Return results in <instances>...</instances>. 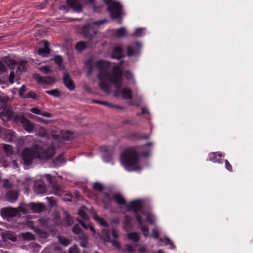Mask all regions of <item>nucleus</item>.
Returning <instances> with one entry per match:
<instances>
[{
    "instance_id": "393cba45",
    "label": "nucleus",
    "mask_w": 253,
    "mask_h": 253,
    "mask_svg": "<svg viewBox=\"0 0 253 253\" xmlns=\"http://www.w3.org/2000/svg\"><path fill=\"white\" fill-rule=\"evenodd\" d=\"M61 135L63 139L68 140L71 139L72 137V133L68 130L66 131H60Z\"/></svg>"
},
{
    "instance_id": "9b49d317",
    "label": "nucleus",
    "mask_w": 253,
    "mask_h": 253,
    "mask_svg": "<svg viewBox=\"0 0 253 253\" xmlns=\"http://www.w3.org/2000/svg\"><path fill=\"white\" fill-rule=\"evenodd\" d=\"M35 79L41 84H52L56 81L55 79L51 77H41L38 74L34 75Z\"/></svg>"
},
{
    "instance_id": "603ef678",
    "label": "nucleus",
    "mask_w": 253,
    "mask_h": 253,
    "mask_svg": "<svg viewBox=\"0 0 253 253\" xmlns=\"http://www.w3.org/2000/svg\"><path fill=\"white\" fill-rule=\"evenodd\" d=\"M14 72H11L9 77V81L11 84L14 83Z\"/></svg>"
},
{
    "instance_id": "a18cd8bd",
    "label": "nucleus",
    "mask_w": 253,
    "mask_h": 253,
    "mask_svg": "<svg viewBox=\"0 0 253 253\" xmlns=\"http://www.w3.org/2000/svg\"><path fill=\"white\" fill-rule=\"evenodd\" d=\"M78 248L77 246L74 245L69 249V253H78Z\"/></svg>"
},
{
    "instance_id": "13d9d810",
    "label": "nucleus",
    "mask_w": 253,
    "mask_h": 253,
    "mask_svg": "<svg viewBox=\"0 0 253 253\" xmlns=\"http://www.w3.org/2000/svg\"><path fill=\"white\" fill-rule=\"evenodd\" d=\"M112 236L114 238H117L118 237V232L116 230L114 229L113 230Z\"/></svg>"
},
{
    "instance_id": "3c124183",
    "label": "nucleus",
    "mask_w": 253,
    "mask_h": 253,
    "mask_svg": "<svg viewBox=\"0 0 253 253\" xmlns=\"http://www.w3.org/2000/svg\"><path fill=\"white\" fill-rule=\"evenodd\" d=\"M3 186L4 187H10L11 186V184L9 182V181L7 179H3L2 181Z\"/></svg>"
},
{
    "instance_id": "bf43d9fd",
    "label": "nucleus",
    "mask_w": 253,
    "mask_h": 253,
    "mask_svg": "<svg viewBox=\"0 0 253 253\" xmlns=\"http://www.w3.org/2000/svg\"><path fill=\"white\" fill-rule=\"evenodd\" d=\"M40 115L42 116L47 117V118H50V117H51V114L48 113H47V112H44V113H42V114H40Z\"/></svg>"
},
{
    "instance_id": "c03bdc74",
    "label": "nucleus",
    "mask_w": 253,
    "mask_h": 253,
    "mask_svg": "<svg viewBox=\"0 0 253 253\" xmlns=\"http://www.w3.org/2000/svg\"><path fill=\"white\" fill-rule=\"evenodd\" d=\"M81 231V228L78 225H75L73 228V231L76 234H80Z\"/></svg>"
},
{
    "instance_id": "f8f14e48",
    "label": "nucleus",
    "mask_w": 253,
    "mask_h": 253,
    "mask_svg": "<svg viewBox=\"0 0 253 253\" xmlns=\"http://www.w3.org/2000/svg\"><path fill=\"white\" fill-rule=\"evenodd\" d=\"M141 48V44L138 42H135L127 47V55L130 56L137 54L139 52Z\"/></svg>"
},
{
    "instance_id": "e433bc0d",
    "label": "nucleus",
    "mask_w": 253,
    "mask_h": 253,
    "mask_svg": "<svg viewBox=\"0 0 253 253\" xmlns=\"http://www.w3.org/2000/svg\"><path fill=\"white\" fill-rule=\"evenodd\" d=\"M165 240L166 241L165 245L168 246L169 249H173L175 248V246L173 245V242L169 238L165 237Z\"/></svg>"
},
{
    "instance_id": "37998d69",
    "label": "nucleus",
    "mask_w": 253,
    "mask_h": 253,
    "mask_svg": "<svg viewBox=\"0 0 253 253\" xmlns=\"http://www.w3.org/2000/svg\"><path fill=\"white\" fill-rule=\"evenodd\" d=\"M93 188H94V189H95L96 190L100 191V190H101L102 189L103 186L100 183H95L94 184V185H93Z\"/></svg>"
},
{
    "instance_id": "6e6552de",
    "label": "nucleus",
    "mask_w": 253,
    "mask_h": 253,
    "mask_svg": "<svg viewBox=\"0 0 253 253\" xmlns=\"http://www.w3.org/2000/svg\"><path fill=\"white\" fill-rule=\"evenodd\" d=\"M0 214L4 219L9 220L11 217L17 216L18 211L13 208H7L1 209Z\"/></svg>"
},
{
    "instance_id": "a878e982",
    "label": "nucleus",
    "mask_w": 253,
    "mask_h": 253,
    "mask_svg": "<svg viewBox=\"0 0 253 253\" xmlns=\"http://www.w3.org/2000/svg\"><path fill=\"white\" fill-rule=\"evenodd\" d=\"M127 237L133 242H137L139 239V234L136 232H132L127 234Z\"/></svg>"
},
{
    "instance_id": "2eb2a0df",
    "label": "nucleus",
    "mask_w": 253,
    "mask_h": 253,
    "mask_svg": "<svg viewBox=\"0 0 253 253\" xmlns=\"http://www.w3.org/2000/svg\"><path fill=\"white\" fill-rule=\"evenodd\" d=\"M2 238L4 243L10 240L12 242L16 241V237L14 233L10 232H5L2 234Z\"/></svg>"
},
{
    "instance_id": "79ce46f5",
    "label": "nucleus",
    "mask_w": 253,
    "mask_h": 253,
    "mask_svg": "<svg viewBox=\"0 0 253 253\" xmlns=\"http://www.w3.org/2000/svg\"><path fill=\"white\" fill-rule=\"evenodd\" d=\"M26 91V87L25 85H22V86L19 89V93L20 97H25L24 96V94Z\"/></svg>"
},
{
    "instance_id": "0e129e2a",
    "label": "nucleus",
    "mask_w": 253,
    "mask_h": 253,
    "mask_svg": "<svg viewBox=\"0 0 253 253\" xmlns=\"http://www.w3.org/2000/svg\"><path fill=\"white\" fill-rule=\"evenodd\" d=\"M80 222L81 223V225H82L83 227H84L85 228H87V226L85 225V224L83 222L80 221Z\"/></svg>"
},
{
    "instance_id": "dca6fc26",
    "label": "nucleus",
    "mask_w": 253,
    "mask_h": 253,
    "mask_svg": "<svg viewBox=\"0 0 253 253\" xmlns=\"http://www.w3.org/2000/svg\"><path fill=\"white\" fill-rule=\"evenodd\" d=\"M67 3L75 11H80L82 9L81 5L78 0H67Z\"/></svg>"
},
{
    "instance_id": "72a5a7b5",
    "label": "nucleus",
    "mask_w": 253,
    "mask_h": 253,
    "mask_svg": "<svg viewBox=\"0 0 253 253\" xmlns=\"http://www.w3.org/2000/svg\"><path fill=\"white\" fill-rule=\"evenodd\" d=\"M86 47L85 43L83 42H78L76 45V49L79 51H83Z\"/></svg>"
},
{
    "instance_id": "58836bf2",
    "label": "nucleus",
    "mask_w": 253,
    "mask_h": 253,
    "mask_svg": "<svg viewBox=\"0 0 253 253\" xmlns=\"http://www.w3.org/2000/svg\"><path fill=\"white\" fill-rule=\"evenodd\" d=\"M58 240L60 243L65 246H66L70 244L69 240L66 238L59 237Z\"/></svg>"
},
{
    "instance_id": "b1692460",
    "label": "nucleus",
    "mask_w": 253,
    "mask_h": 253,
    "mask_svg": "<svg viewBox=\"0 0 253 253\" xmlns=\"http://www.w3.org/2000/svg\"><path fill=\"white\" fill-rule=\"evenodd\" d=\"M100 238L104 242H110V232L106 229H103L100 234Z\"/></svg>"
},
{
    "instance_id": "864d4df0",
    "label": "nucleus",
    "mask_w": 253,
    "mask_h": 253,
    "mask_svg": "<svg viewBox=\"0 0 253 253\" xmlns=\"http://www.w3.org/2000/svg\"><path fill=\"white\" fill-rule=\"evenodd\" d=\"M44 176L47 179L49 183H51L52 182V179H53V177L50 174H46L44 175Z\"/></svg>"
},
{
    "instance_id": "69168bd1",
    "label": "nucleus",
    "mask_w": 253,
    "mask_h": 253,
    "mask_svg": "<svg viewBox=\"0 0 253 253\" xmlns=\"http://www.w3.org/2000/svg\"><path fill=\"white\" fill-rule=\"evenodd\" d=\"M140 252H145V248L143 247L142 248H141L140 249V251H139Z\"/></svg>"
},
{
    "instance_id": "4c0bfd02",
    "label": "nucleus",
    "mask_w": 253,
    "mask_h": 253,
    "mask_svg": "<svg viewBox=\"0 0 253 253\" xmlns=\"http://www.w3.org/2000/svg\"><path fill=\"white\" fill-rule=\"evenodd\" d=\"M93 102L94 103H98V104H102V105H105V106H106L107 107H115L114 105L108 103V102H106V101H98V100H93Z\"/></svg>"
},
{
    "instance_id": "cd10ccee",
    "label": "nucleus",
    "mask_w": 253,
    "mask_h": 253,
    "mask_svg": "<svg viewBox=\"0 0 253 253\" xmlns=\"http://www.w3.org/2000/svg\"><path fill=\"white\" fill-rule=\"evenodd\" d=\"M4 63L8 66L10 69L13 68L15 66L17 65L16 62L12 60L9 58H6L4 60Z\"/></svg>"
},
{
    "instance_id": "2f4dec72",
    "label": "nucleus",
    "mask_w": 253,
    "mask_h": 253,
    "mask_svg": "<svg viewBox=\"0 0 253 253\" xmlns=\"http://www.w3.org/2000/svg\"><path fill=\"white\" fill-rule=\"evenodd\" d=\"M94 219L98 222L101 225L104 226H107L108 225L107 222L99 216H97V215H94Z\"/></svg>"
},
{
    "instance_id": "f03ea898",
    "label": "nucleus",
    "mask_w": 253,
    "mask_h": 253,
    "mask_svg": "<svg viewBox=\"0 0 253 253\" xmlns=\"http://www.w3.org/2000/svg\"><path fill=\"white\" fill-rule=\"evenodd\" d=\"M112 197L113 201L121 206L126 211H132L135 213L137 220L139 223L140 230L144 236L147 237L149 234V229L147 226L144 225L143 218H146V221L150 224H155L157 218L151 212L144 211L142 208V202L140 200L132 201L129 205H126L125 199L119 193L106 195L103 200L104 203L110 201Z\"/></svg>"
},
{
    "instance_id": "338daca9",
    "label": "nucleus",
    "mask_w": 253,
    "mask_h": 253,
    "mask_svg": "<svg viewBox=\"0 0 253 253\" xmlns=\"http://www.w3.org/2000/svg\"><path fill=\"white\" fill-rule=\"evenodd\" d=\"M89 228H90V230H91V231H92V232H94V228H93L92 226H89Z\"/></svg>"
},
{
    "instance_id": "aec40b11",
    "label": "nucleus",
    "mask_w": 253,
    "mask_h": 253,
    "mask_svg": "<svg viewBox=\"0 0 253 253\" xmlns=\"http://www.w3.org/2000/svg\"><path fill=\"white\" fill-rule=\"evenodd\" d=\"M123 55V50L122 48L120 46H117L114 48L113 50V52L112 54V57L113 58H120Z\"/></svg>"
},
{
    "instance_id": "8fccbe9b",
    "label": "nucleus",
    "mask_w": 253,
    "mask_h": 253,
    "mask_svg": "<svg viewBox=\"0 0 253 253\" xmlns=\"http://www.w3.org/2000/svg\"><path fill=\"white\" fill-rule=\"evenodd\" d=\"M152 237H153L154 238H156V239H158L159 237L158 231L155 228L153 229L152 230Z\"/></svg>"
},
{
    "instance_id": "7ed1b4c3",
    "label": "nucleus",
    "mask_w": 253,
    "mask_h": 253,
    "mask_svg": "<svg viewBox=\"0 0 253 253\" xmlns=\"http://www.w3.org/2000/svg\"><path fill=\"white\" fill-rule=\"evenodd\" d=\"M52 138L54 142L48 140L47 143H40L39 145L34 146L32 149L25 148L22 153L23 163L26 165L31 164L37 158L49 159L54 154L55 148L59 146L60 136L53 133Z\"/></svg>"
},
{
    "instance_id": "4be33fe9",
    "label": "nucleus",
    "mask_w": 253,
    "mask_h": 253,
    "mask_svg": "<svg viewBox=\"0 0 253 253\" xmlns=\"http://www.w3.org/2000/svg\"><path fill=\"white\" fill-rule=\"evenodd\" d=\"M112 153L110 150H107L104 152L103 155V161L106 163H109L112 162Z\"/></svg>"
},
{
    "instance_id": "de8ad7c7",
    "label": "nucleus",
    "mask_w": 253,
    "mask_h": 253,
    "mask_svg": "<svg viewBox=\"0 0 253 253\" xmlns=\"http://www.w3.org/2000/svg\"><path fill=\"white\" fill-rule=\"evenodd\" d=\"M46 134V131L44 128L40 127L39 128V134L41 136H44Z\"/></svg>"
},
{
    "instance_id": "ea45409f",
    "label": "nucleus",
    "mask_w": 253,
    "mask_h": 253,
    "mask_svg": "<svg viewBox=\"0 0 253 253\" xmlns=\"http://www.w3.org/2000/svg\"><path fill=\"white\" fill-rule=\"evenodd\" d=\"M54 61L56 63V64L59 66V67H61L62 66V59L61 56H55L54 58Z\"/></svg>"
},
{
    "instance_id": "ddd939ff",
    "label": "nucleus",
    "mask_w": 253,
    "mask_h": 253,
    "mask_svg": "<svg viewBox=\"0 0 253 253\" xmlns=\"http://www.w3.org/2000/svg\"><path fill=\"white\" fill-rule=\"evenodd\" d=\"M34 190L37 193H43L45 192V188L42 180L40 179L34 181Z\"/></svg>"
},
{
    "instance_id": "6e6d98bb",
    "label": "nucleus",
    "mask_w": 253,
    "mask_h": 253,
    "mask_svg": "<svg viewBox=\"0 0 253 253\" xmlns=\"http://www.w3.org/2000/svg\"><path fill=\"white\" fill-rule=\"evenodd\" d=\"M225 167L227 169L231 171H232L231 165L229 164V163L228 162L227 160H225Z\"/></svg>"
},
{
    "instance_id": "9d476101",
    "label": "nucleus",
    "mask_w": 253,
    "mask_h": 253,
    "mask_svg": "<svg viewBox=\"0 0 253 253\" xmlns=\"http://www.w3.org/2000/svg\"><path fill=\"white\" fill-rule=\"evenodd\" d=\"M0 137L8 141H12L15 138V133L12 130H6L0 128Z\"/></svg>"
},
{
    "instance_id": "c756f323",
    "label": "nucleus",
    "mask_w": 253,
    "mask_h": 253,
    "mask_svg": "<svg viewBox=\"0 0 253 253\" xmlns=\"http://www.w3.org/2000/svg\"><path fill=\"white\" fill-rule=\"evenodd\" d=\"M145 29L139 28H137L133 34L134 37H141L144 35Z\"/></svg>"
},
{
    "instance_id": "c85d7f7f",
    "label": "nucleus",
    "mask_w": 253,
    "mask_h": 253,
    "mask_svg": "<svg viewBox=\"0 0 253 253\" xmlns=\"http://www.w3.org/2000/svg\"><path fill=\"white\" fill-rule=\"evenodd\" d=\"M21 236L24 239L26 240H33L35 239L34 235L29 232L22 233L21 234Z\"/></svg>"
},
{
    "instance_id": "1a4fd4ad",
    "label": "nucleus",
    "mask_w": 253,
    "mask_h": 253,
    "mask_svg": "<svg viewBox=\"0 0 253 253\" xmlns=\"http://www.w3.org/2000/svg\"><path fill=\"white\" fill-rule=\"evenodd\" d=\"M19 122L22 125L25 130L29 133L32 132L35 127L31 122L24 117H20Z\"/></svg>"
},
{
    "instance_id": "09e8293b",
    "label": "nucleus",
    "mask_w": 253,
    "mask_h": 253,
    "mask_svg": "<svg viewBox=\"0 0 253 253\" xmlns=\"http://www.w3.org/2000/svg\"><path fill=\"white\" fill-rule=\"evenodd\" d=\"M6 69L2 61L0 60V73L5 72Z\"/></svg>"
},
{
    "instance_id": "c9c22d12",
    "label": "nucleus",
    "mask_w": 253,
    "mask_h": 253,
    "mask_svg": "<svg viewBox=\"0 0 253 253\" xmlns=\"http://www.w3.org/2000/svg\"><path fill=\"white\" fill-rule=\"evenodd\" d=\"M26 98H31L34 99H38L39 97L33 91L29 92L26 95Z\"/></svg>"
},
{
    "instance_id": "5701e85b",
    "label": "nucleus",
    "mask_w": 253,
    "mask_h": 253,
    "mask_svg": "<svg viewBox=\"0 0 253 253\" xmlns=\"http://www.w3.org/2000/svg\"><path fill=\"white\" fill-rule=\"evenodd\" d=\"M115 34L116 37L121 38L127 35V31L125 28H121L116 30L115 32Z\"/></svg>"
},
{
    "instance_id": "a19ab883",
    "label": "nucleus",
    "mask_w": 253,
    "mask_h": 253,
    "mask_svg": "<svg viewBox=\"0 0 253 253\" xmlns=\"http://www.w3.org/2000/svg\"><path fill=\"white\" fill-rule=\"evenodd\" d=\"M78 214L83 219H87V216L86 214V213L84 211V208H83L82 209L80 210Z\"/></svg>"
},
{
    "instance_id": "f3484780",
    "label": "nucleus",
    "mask_w": 253,
    "mask_h": 253,
    "mask_svg": "<svg viewBox=\"0 0 253 253\" xmlns=\"http://www.w3.org/2000/svg\"><path fill=\"white\" fill-rule=\"evenodd\" d=\"M12 116V112L8 109H4L0 114V118L4 122L10 120Z\"/></svg>"
},
{
    "instance_id": "0eeeda50",
    "label": "nucleus",
    "mask_w": 253,
    "mask_h": 253,
    "mask_svg": "<svg viewBox=\"0 0 253 253\" xmlns=\"http://www.w3.org/2000/svg\"><path fill=\"white\" fill-rule=\"evenodd\" d=\"M45 209V206L42 204L31 203L29 205L21 204L19 207V211L23 213H27L31 210L34 212H41Z\"/></svg>"
},
{
    "instance_id": "473e14b6",
    "label": "nucleus",
    "mask_w": 253,
    "mask_h": 253,
    "mask_svg": "<svg viewBox=\"0 0 253 253\" xmlns=\"http://www.w3.org/2000/svg\"><path fill=\"white\" fill-rule=\"evenodd\" d=\"M46 93L49 95L54 97H59L61 95L60 92L58 89H53L51 90H47Z\"/></svg>"
},
{
    "instance_id": "774afa93",
    "label": "nucleus",
    "mask_w": 253,
    "mask_h": 253,
    "mask_svg": "<svg viewBox=\"0 0 253 253\" xmlns=\"http://www.w3.org/2000/svg\"><path fill=\"white\" fill-rule=\"evenodd\" d=\"M70 220H71V221H70V223H69V225H71V224H72V223H73V220H72V218H71V217H70Z\"/></svg>"
},
{
    "instance_id": "4468645a",
    "label": "nucleus",
    "mask_w": 253,
    "mask_h": 253,
    "mask_svg": "<svg viewBox=\"0 0 253 253\" xmlns=\"http://www.w3.org/2000/svg\"><path fill=\"white\" fill-rule=\"evenodd\" d=\"M41 43H42L43 48H40L38 51V53L39 55L44 57L46 56L50 52V49L48 48L49 43L46 41L42 42Z\"/></svg>"
},
{
    "instance_id": "a211bd4d",
    "label": "nucleus",
    "mask_w": 253,
    "mask_h": 253,
    "mask_svg": "<svg viewBox=\"0 0 253 253\" xmlns=\"http://www.w3.org/2000/svg\"><path fill=\"white\" fill-rule=\"evenodd\" d=\"M63 79L66 86L70 90H74L75 85L70 76L67 74H65Z\"/></svg>"
},
{
    "instance_id": "20e7f679",
    "label": "nucleus",
    "mask_w": 253,
    "mask_h": 253,
    "mask_svg": "<svg viewBox=\"0 0 253 253\" xmlns=\"http://www.w3.org/2000/svg\"><path fill=\"white\" fill-rule=\"evenodd\" d=\"M150 152V150L148 149L147 152L138 155L133 149L126 150L120 156L121 163L128 171L140 170L144 168L141 156L147 157Z\"/></svg>"
},
{
    "instance_id": "6ab92c4d",
    "label": "nucleus",
    "mask_w": 253,
    "mask_h": 253,
    "mask_svg": "<svg viewBox=\"0 0 253 253\" xmlns=\"http://www.w3.org/2000/svg\"><path fill=\"white\" fill-rule=\"evenodd\" d=\"M221 157L222 155L221 154L217 152H212L209 154L208 159L209 161L214 163H221L222 162L220 160Z\"/></svg>"
},
{
    "instance_id": "7c9ffc66",
    "label": "nucleus",
    "mask_w": 253,
    "mask_h": 253,
    "mask_svg": "<svg viewBox=\"0 0 253 253\" xmlns=\"http://www.w3.org/2000/svg\"><path fill=\"white\" fill-rule=\"evenodd\" d=\"M9 99V98H8L7 96L2 95L0 96V107L2 108L3 107L6 103L8 101V100Z\"/></svg>"
},
{
    "instance_id": "052dcab7",
    "label": "nucleus",
    "mask_w": 253,
    "mask_h": 253,
    "mask_svg": "<svg viewBox=\"0 0 253 253\" xmlns=\"http://www.w3.org/2000/svg\"><path fill=\"white\" fill-rule=\"evenodd\" d=\"M32 246H35V247L36 248V250L35 251V252H36L38 253L40 252V247L39 245L34 244H32Z\"/></svg>"
},
{
    "instance_id": "680f3d73",
    "label": "nucleus",
    "mask_w": 253,
    "mask_h": 253,
    "mask_svg": "<svg viewBox=\"0 0 253 253\" xmlns=\"http://www.w3.org/2000/svg\"><path fill=\"white\" fill-rule=\"evenodd\" d=\"M142 113L144 114H148L149 113L148 110L147 108H143L142 109Z\"/></svg>"
},
{
    "instance_id": "4d7b16f0",
    "label": "nucleus",
    "mask_w": 253,
    "mask_h": 253,
    "mask_svg": "<svg viewBox=\"0 0 253 253\" xmlns=\"http://www.w3.org/2000/svg\"><path fill=\"white\" fill-rule=\"evenodd\" d=\"M131 220V218L128 217L127 216L126 217V223L125 224V225L124 226L125 229H126L127 224V223H129V222H130Z\"/></svg>"
},
{
    "instance_id": "412c9836",
    "label": "nucleus",
    "mask_w": 253,
    "mask_h": 253,
    "mask_svg": "<svg viewBox=\"0 0 253 253\" xmlns=\"http://www.w3.org/2000/svg\"><path fill=\"white\" fill-rule=\"evenodd\" d=\"M18 197V193L15 191H9L6 195L7 200L10 202H14Z\"/></svg>"
},
{
    "instance_id": "49530a36",
    "label": "nucleus",
    "mask_w": 253,
    "mask_h": 253,
    "mask_svg": "<svg viewBox=\"0 0 253 253\" xmlns=\"http://www.w3.org/2000/svg\"><path fill=\"white\" fill-rule=\"evenodd\" d=\"M31 112L33 113L37 114V115H40L42 114L41 111L38 108L36 107L33 108L31 109Z\"/></svg>"
},
{
    "instance_id": "423d86ee",
    "label": "nucleus",
    "mask_w": 253,
    "mask_h": 253,
    "mask_svg": "<svg viewBox=\"0 0 253 253\" xmlns=\"http://www.w3.org/2000/svg\"><path fill=\"white\" fill-rule=\"evenodd\" d=\"M108 6V10L113 18L119 17L122 14V6L121 4L114 0H104Z\"/></svg>"
},
{
    "instance_id": "39448f33",
    "label": "nucleus",
    "mask_w": 253,
    "mask_h": 253,
    "mask_svg": "<svg viewBox=\"0 0 253 253\" xmlns=\"http://www.w3.org/2000/svg\"><path fill=\"white\" fill-rule=\"evenodd\" d=\"M106 22L105 20H101L99 21H94L91 20L89 23L83 28V32L84 33L85 37H90L91 40H93L94 35L97 33L96 30L99 26L103 23Z\"/></svg>"
},
{
    "instance_id": "5fc2aeb1",
    "label": "nucleus",
    "mask_w": 253,
    "mask_h": 253,
    "mask_svg": "<svg viewBox=\"0 0 253 253\" xmlns=\"http://www.w3.org/2000/svg\"><path fill=\"white\" fill-rule=\"evenodd\" d=\"M113 246L117 249L120 248V243L117 240H113L112 241Z\"/></svg>"
},
{
    "instance_id": "f257e3e1",
    "label": "nucleus",
    "mask_w": 253,
    "mask_h": 253,
    "mask_svg": "<svg viewBox=\"0 0 253 253\" xmlns=\"http://www.w3.org/2000/svg\"><path fill=\"white\" fill-rule=\"evenodd\" d=\"M86 67L88 70V75L91 74L95 67L98 73L97 77L99 80V86L104 92L109 93L111 91V84L115 88L114 92L115 97H121L124 99H130L132 92L130 89L125 86V84H133L135 80L132 74L127 72L125 74L126 83L123 78V68L121 65H115L104 60H98L93 63L92 59L86 63Z\"/></svg>"
},
{
    "instance_id": "f704fd0d",
    "label": "nucleus",
    "mask_w": 253,
    "mask_h": 253,
    "mask_svg": "<svg viewBox=\"0 0 253 253\" xmlns=\"http://www.w3.org/2000/svg\"><path fill=\"white\" fill-rule=\"evenodd\" d=\"M39 69L42 72L47 74L51 71L50 67L49 66H43L39 68Z\"/></svg>"
},
{
    "instance_id": "e2e57ef3",
    "label": "nucleus",
    "mask_w": 253,
    "mask_h": 253,
    "mask_svg": "<svg viewBox=\"0 0 253 253\" xmlns=\"http://www.w3.org/2000/svg\"><path fill=\"white\" fill-rule=\"evenodd\" d=\"M12 168L14 169H17L18 168V165L15 162H13L12 163Z\"/></svg>"
},
{
    "instance_id": "bb28decb",
    "label": "nucleus",
    "mask_w": 253,
    "mask_h": 253,
    "mask_svg": "<svg viewBox=\"0 0 253 253\" xmlns=\"http://www.w3.org/2000/svg\"><path fill=\"white\" fill-rule=\"evenodd\" d=\"M3 149L7 156H9L12 154V148L9 145L4 144Z\"/></svg>"
}]
</instances>
